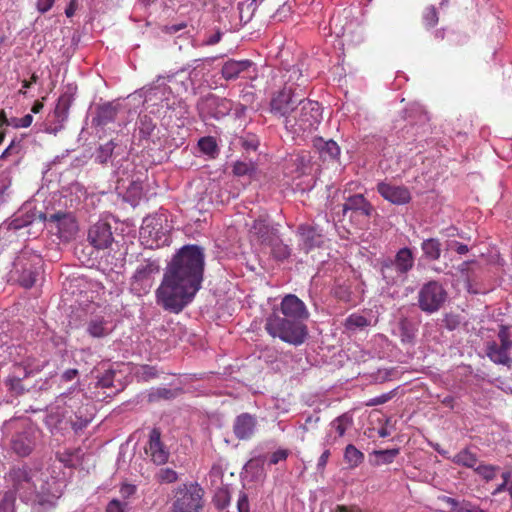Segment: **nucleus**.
Segmentation results:
<instances>
[{"mask_svg": "<svg viewBox=\"0 0 512 512\" xmlns=\"http://www.w3.org/2000/svg\"><path fill=\"white\" fill-rule=\"evenodd\" d=\"M205 255L202 247L185 245L167 265L156 290V301L166 311L180 313L190 304L203 281Z\"/></svg>", "mask_w": 512, "mask_h": 512, "instance_id": "1", "label": "nucleus"}, {"mask_svg": "<svg viewBox=\"0 0 512 512\" xmlns=\"http://www.w3.org/2000/svg\"><path fill=\"white\" fill-rule=\"evenodd\" d=\"M8 482L13 495L36 508H53L59 498L56 492L51 491L49 482L43 478V474L28 466L13 468L9 471Z\"/></svg>", "mask_w": 512, "mask_h": 512, "instance_id": "2", "label": "nucleus"}, {"mask_svg": "<svg viewBox=\"0 0 512 512\" xmlns=\"http://www.w3.org/2000/svg\"><path fill=\"white\" fill-rule=\"evenodd\" d=\"M265 330L273 338H279L281 341L294 346L303 344L308 336L305 324H301L273 311L266 318Z\"/></svg>", "mask_w": 512, "mask_h": 512, "instance_id": "3", "label": "nucleus"}, {"mask_svg": "<svg viewBox=\"0 0 512 512\" xmlns=\"http://www.w3.org/2000/svg\"><path fill=\"white\" fill-rule=\"evenodd\" d=\"M321 119L322 112L319 103L303 97L292 118L285 121V129L294 135L311 132L317 129Z\"/></svg>", "mask_w": 512, "mask_h": 512, "instance_id": "4", "label": "nucleus"}, {"mask_svg": "<svg viewBox=\"0 0 512 512\" xmlns=\"http://www.w3.org/2000/svg\"><path fill=\"white\" fill-rule=\"evenodd\" d=\"M303 97L304 95L300 93L298 86L286 83L281 89L272 93L270 113L280 119L285 127V121L292 118Z\"/></svg>", "mask_w": 512, "mask_h": 512, "instance_id": "5", "label": "nucleus"}, {"mask_svg": "<svg viewBox=\"0 0 512 512\" xmlns=\"http://www.w3.org/2000/svg\"><path fill=\"white\" fill-rule=\"evenodd\" d=\"M42 259L40 255L23 250L15 258L9 272V281L18 282L24 288H31L39 274Z\"/></svg>", "mask_w": 512, "mask_h": 512, "instance_id": "6", "label": "nucleus"}, {"mask_svg": "<svg viewBox=\"0 0 512 512\" xmlns=\"http://www.w3.org/2000/svg\"><path fill=\"white\" fill-rule=\"evenodd\" d=\"M204 490L198 483H185L174 490L169 512H200Z\"/></svg>", "mask_w": 512, "mask_h": 512, "instance_id": "7", "label": "nucleus"}, {"mask_svg": "<svg viewBox=\"0 0 512 512\" xmlns=\"http://www.w3.org/2000/svg\"><path fill=\"white\" fill-rule=\"evenodd\" d=\"M66 394H61L56 399V409L61 416L69 421L72 428L77 432L85 428L92 420V413L88 412V407L84 406L83 399L79 397H71L66 399Z\"/></svg>", "mask_w": 512, "mask_h": 512, "instance_id": "8", "label": "nucleus"}, {"mask_svg": "<svg viewBox=\"0 0 512 512\" xmlns=\"http://www.w3.org/2000/svg\"><path fill=\"white\" fill-rule=\"evenodd\" d=\"M413 266L414 255L411 249L404 247L396 253L393 260L389 259L382 263L381 273L387 284L403 283Z\"/></svg>", "mask_w": 512, "mask_h": 512, "instance_id": "9", "label": "nucleus"}, {"mask_svg": "<svg viewBox=\"0 0 512 512\" xmlns=\"http://www.w3.org/2000/svg\"><path fill=\"white\" fill-rule=\"evenodd\" d=\"M134 138L147 148L161 147L165 142L163 130L149 115H140L136 122Z\"/></svg>", "mask_w": 512, "mask_h": 512, "instance_id": "10", "label": "nucleus"}, {"mask_svg": "<svg viewBox=\"0 0 512 512\" xmlns=\"http://www.w3.org/2000/svg\"><path fill=\"white\" fill-rule=\"evenodd\" d=\"M159 271V263L155 260L149 259L140 263L131 278V291L137 296L148 294Z\"/></svg>", "mask_w": 512, "mask_h": 512, "instance_id": "11", "label": "nucleus"}, {"mask_svg": "<svg viewBox=\"0 0 512 512\" xmlns=\"http://www.w3.org/2000/svg\"><path fill=\"white\" fill-rule=\"evenodd\" d=\"M166 219L162 215L148 216L144 218L140 228V238L150 248L168 244V229L163 227Z\"/></svg>", "mask_w": 512, "mask_h": 512, "instance_id": "12", "label": "nucleus"}, {"mask_svg": "<svg viewBox=\"0 0 512 512\" xmlns=\"http://www.w3.org/2000/svg\"><path fill=\"white\" fill-rule=\"evenodd\" d=\"M173 76H158L151 84L143 87L141 92L144 96L145 102H151L155 105L160 104L162 107L170 109L173 107L174 102L171 101L174 96L168 83L172 80Z\"/></svg>", "mask_w": 512, "mask_h": 512, "instance_id": "13", "label": "nucleus"}, {"mask_svg": "<svg viewBox=\"0 0 512 512\" xmlns=\"http://www.w3.org/2000/svg\"><path fill=\"white\" fill-rule=\"evenodd\" d=\"M447 292L437 281L425 283L418 292V306L426 313L437 312L445 303Z\"/></svg>", "mask_w": 512, "mask_h": 512, "instance_id": "14", "label": "nucleus"}, {"mask_svg": "<svg viewBox=\"0 0 512 512\" xmlns=\"http://www.w3.org/2000/svg\"><path fill=\"white\" fill-rule=\"evenodd\" d=\"M48 230L62 242H69L78 233V222L71 212L58 211L49 215Z\"/></svg>", "mask_w": 512, "mask_h": 512, "instance_id": "15", "label": "nucleus"}, {"mask_svg": "<svg viewBox=\"0 0 512 512\" xmlns=\"http://www.w3.org/2000/svg\"><path fill=\"white\" fill-rule=\"evenodd\" d=\"M38 438V430L30 423H23L10 441L11 450L20 457H26L34 450Z\"/></svg>", "mask_w": 512, "mask_h": 512, "instance_id": "16", "label": "nucleus"}, {"mask_svg": "<svg viewBox=\"0 0 512 512\" xmlns=\"http://www.w3.org/2000/svg\"><path fill=\"white\" fill-rule=\"evenodd\" d=\"M273 312H278L280 315L293 319L301 324H305L308 320L310 313L305 303L294 294L285 295L278 307H274Z\"/></svg>", "mask_w": 512, "mask_h": 512, "instance_id": "17", "label": "nucleus"}, {"mask_svg": "<svg viewBox=\"0 0 512 512\" xmlns=\"http://www.w3.org/2000/svg\"><path fill=\"white\" fill-rule=\"evenodd\" d=\"M374 212L373 205L362 194L349 196L342 206L343 216L350 213V219L362 218L368 221Z\"/></svg>", "mask_w": 512, "mask_h": 512, "instance_id": "18", "label": "nucleus"}, {"mask_svg": "<svg viewBox=\"0 0 512 512\" xmlns=\"http://www.w3.org/2000/svg\"><path fill=\"white\" fill-rule=\"evenodd\" d=\"M199 109L208 116L221 119L228 115L232 110V102L226 98L209 94L199 103Z\"/></svg>", "mask_w": 512, "mask_h": 512, "instance_id": "19", "label": "nucleus"}, {"mask_svg": "<svg viewBox=\"0 0 512 512\" xmlns=\"http://www.w3.org/2000/svg\"><path fill=\"white\" fill-rule=\"evenodd\" d=\"M145 452L156 465H163L168 461L170 452L166 445L161 441V433L159 429L153 428L151 430L148 444L145 447Z\"/></svg>", "mask_w": 512, "mask_h": 512, "instance_id": "20", "label": "nucleus"}, {"mask_svg": "<svg viewBox=\"0 0 512 512\" xmlns=\"http://www.w3.org/2000/svg\"><path fill=\"white\" fill-rule=\"evenodd\" d=\"M31 223L32 219L29 216H19L3 222L0 225V246L16 242L20 236L19 232Z\"/></svg>", "mask_w": 512, "mask_h": 512, "instance_id": "21", "label": "nucleus"}, {"mask_svg": "<svg viewBox=\"0 0 512 512\" xmlns=\"http://www.w3.org/2000/svg\"><path fill=\"white\" fill-rule=\"evenodd\" d=\"M88 241L96 249H106L113 242L111 226L105 221H98L88 230Z\"/></svg>", "mask_w": 512, "mask_h": 512, "instance_id": "22", "label": "nucleus"}, {"mask_svg": "<svg viewBox=\"0 0 512 512\" xmlns=\"http://www.w3.org/2000/svg\"><path fill=\"white\" fill-rule=\"evenodd\" d=\"M377 191L385 200L395 205H404L411 200L410 191L405 186L379 182L377 184Z\"/></svg>", "mask_w": 512, "mask_h": 512, "instance_id": "23", "label": "nucleus"}, {"mask_svg": "<svg viewBox=\"0 0 512 512\" xmlns=\"http://www.w3.org/2000/svg\"><path fill=\"white\" fill-rule=\"evenodd\" d=\"M297 236L299 237V249L305 253H309L312 249L320 247L323 243V235L316 227L310 225H300L297 229Z\"/></svg>", "mask_w": 512, "mask_h": 512, "instance_id": "24", "label": "nucleus"}, {"mask_svg": "<svg viewBox=\"0 0 512 512\" xmlns=\"http://www.w3.org/2000/svg\"><path fill=\"white\" fill-rule=\"evenodd\" d=\"M257 426L256 418L249 413H242L236 417L233 425V431L237 439L248 440L250 439Z\"/></svg>", "mask_w": 512, "mask_h": 512, "instance_id": "25", "label": "nucleus"}, {"mask_svg": "<svg viewBox=\"0 0 512 512\" xmlns=\"http://www.w3.org/2000/svg\"><path fill=\"white\" fill-rule=\"evenodd\" d=\"M73 102V95L72 93H63L56 104V107L53 112L54 121L59 124L58 127H50L47 129L48 132L56 133L58 130H60L63 126V123L68 118V113L70 106Z\"/></svg>", "mask_w": 512, "mask_h": 512, "instance_id": "26", "label": "nucleus"}, {"mask_svg": "<svg viewBox=\"0 0 512 512\" xmlns=\"http://www.w3.org/2000/svg\"><path fill=\"white\" fill-rule=\"evenodd\" d=\"M252 231L263 243H269L277 236V229L271 226L267 216H260L252 226Z\"/></svg>", "mask_w": 512, "mask_h": 512, "instance_id": "27", "label": "nucleus"}, {"mask_svg": "<svg viewBox=\"0 0 512 512\" xmlns=\"http://www.w3.org/2000/svg\"><path fill=\"white\" fill-rule=\"evenodd\" d=\"M113 329V324L102 316H95L87 324V332L95 338L106 337Z\"/></svg>", "mask_w": 512, "mask_h": 512, "instance_id": "28", "label": "nucleus"}, {"mask_svg": "<svg viewBox=\"0 0 512 512\" xmlns=\"http://www.w3.org/2000/svg\"><path fill=\"white\" fill-rule=\"evenodd\" d=\"M251 64L252 63L249 60H229L222 66V76L226 80H235L242 72L246 71L251 66Z\"/></svg>", "mask_w": 512, "mask_h": 512, "instance_id": "29", "label": "nucleus"}, {"mask_svg": "<svg viewBox=\"0 0 512 512\" xmlns=\"http://www.w3.org/2000/svg\"><path fill=\"white\" fill-rule=\"evenodd\" d=\"M313 145L324 160H335L340 154L338 144L331 139L316 138L313 141Z\"/></svg>", "mask_w": 512, "mask_h": 512, "instance_id": "30", "label": "nucleus"}, {"mask_svg": "<svg viewBox=\"0 0 512 512\" xmlns=\"http://www.w3.org/2000/svg\"><path fill=\"white\" fill-rule=\"evenodd\" d=\"M353 425V418L349 413H344L334 419L331 424V431L334 430L336 433V436L332 438L331 432L327 436L328 442H335L337 438L343 437L346 433V431Z\"/></svg>", "mask_w": 512, "mask_h": 512, "instance_id": "31", "label": "nucleus"}, {"mask_svg": "<svg viewBox=\"0 0 512 512\" xmlns=\"http://www.w3.org/2000/svg\"><path fill=\"white\" fill-rule=\"evenodd\" d=\"M487 356L496 364L511 366L512 359L509 356V351L499 346L496 342L487 344Z\"/></svg>", "mask_w": 512, "mask_h": 512, "instance_id": "32", "label": "nucleus"}, {"mask_svg": "<svg viewBox=\"0 0 512 512\" xmlns=\"http://www.w3.org/2000/svg\"><path fill=\"white\" fill-rule=\"evenodd\" d=\"M118 113L117 105L105 103L100 105L93 121L99 126H105L116 119Z\"/></svg>", "mask_w": 512, "mask_h": 512, "instance_id": "33", "label": "nucleus"}, {"mask_svg": "<svg viewBox=\"0 0 512 512\" xmlns=\"http://www.w3.org/2000/svg\"><path fill=\"white\" fill-rule=\"evenodd\" d=\"M442 501L447 505L451 512H485L478 506L469 502H458L456 499L444 496Z\"/></svg>", "mask_w": 512, "mask_h": 512, "instance_id": "34", "label": "nucleus"}, {"mask_svg": "<svg viewBox=\"0 0 512 512\" xmlns=\"http://www.w3.org/2000/svg\"><path fill=\"white\" fill-rule=\"evenodd\" d=\"M117 144L114 140H110L105 144L100 145L95 152V161L99 164H106L113 156L116 157L117 153L114 154V150Z\"/></svg>", "mask_w": 512, "mask_h": 512, "instance_id": "35", "label": "nucleus"}, {"mask_svg": "<svg viewBox=\"0 0 512 512\" xmlns=\"http://www.w3.org/2000/svg\"><path fill=\"white\" fill-rule=\"evenodd\" d=\"M421 249L429 260H437L441 255V243L436 238H429L422 242Z\"/></svg>", "mask_w": 512, "mask_h": 512, "instance_id": "36", "label": "nucleus"}, {"mask_svg": "<svg viewBox=\"0 0 512 512\" xmlns=\"http://www.w3.org/2000/svg\"><path fill=\"white\" fill-rule=\"evenodd\" d=\"M452 461L457 465L473 469H475L478 463L476 454L472 453L469 449H463L458 452Z\"/></svg>", "mask_w": 512, "mask_h": 512, "instance_id": "37", "label": "nucleus"}, {"mask_svg": "<svg viewBox=\"0 0 512 512\" xmlns=\"http://www.w3.org/2000/svg\"><path fill=\"white\" fill-rule=\"evenodd\" d=\"M268 245L271 247L273 256L278 260L287 259L291 254V249L289 246L284 244L278 236H276L274 239H271Z\"/></svg>", "mask_w": 512, "mask_h": 512, "instance_id": "38", "label": "nucleus"}, {"mask_svg": "<svg viewBox=\"0 0 512 512\" xmlns=\"http://www.w3.org/2000/svg\"><path fill=\"white\" fill-rule=\"evenodd\" d=\"M344 459L351 467H357L364 461V454L354 445L349 444L345 448Z\"/></svg>", "mask_w": 512, "mask_h": 512, "instance_id": "39", "label": "nucleus"}, {"mask_svg": "<svg viewBox=\"0 0 512 512\" xmlns=\"http://www.w3.org/2000/svg\"><path fill=\"white\" fill-rule=\"evenodd\" d=\"M21 362L26 367V369L31 373V375H35L41 372L48 363L46 359H40L33 355L27 356Z\"/></svg>", "mask_w": 512, "mask_h": 512, "instance_id": "40", "label": "nucleus"}, {"mask_svg": "<svg viewBox=\"0 0 512 512\" xmlns=\"http://www.w3.org/2000/svg\"><path fill=\"white\" fill-rule=\"evenodd\" d=\"M124 163H125V167H123V169H122L123 165L117 166L116 163L113 162V165L115 166L114 174L117 177V182L119 184L121 183L122 188H126V186H125L126 181H128L130 185L136 184V181L133 179H129V175H128L129 168L132 164L129 162L128 159H125Z\"/></svg>", "mask_w": 512, "mask_h": 512, "instance_id": "41", "label": "nucleus"}, {"mask_svg": "<svg viewBox=\"0 0 512 512\" xmlns=\"http://www.w3.org/2000/svg\"><path fill=\"white\" fill-rule=\"evenodd\" d=\"M176 390L159 387L152 389L148 394L149 402H157L160 400H171L176 396Z\"/></svg>", "mask_w": 512, "mask_h": 512, "instance_id": "42", "label": "nucleus"}, {"mask_svg": "<svg viewBox=\"0 0 512 512\" xmlns=\"http://www.w3.org/2000/svg\"><path fill=\"white\" fill-rule=\"evenodd\" d=\"M499 470V466L485 463L478 464L474 469V471L487 482L492 481Z\"/></svg>", "mask_w": 512, "mask_h": 512, "instance_id": "43", "label": "nucleus"}, {"mask_svg": "<svg viewBox=\"0 0 512 512\" xmlns=\"http://www.w3.org/2000/svg\"><path fill=\"white\" fill-rule=\"evenodd\" d=\"M398 449H387V450H377L373 452L375 456V464L383 465L390 464L393 462L395 457L398 455Z\"/></svg>", "mask_w": 512, "mask_h": 512, "instance_id": "44", "label": "nucleus"}, {"mask_svg": "<svg viewBox=\"0 0 512 512\" xmlns=\"http://www.w3.org/2000/svg\"><path fill=\"white\" fill-rule=\"evenodd\" d=\"M369 325L368 320L359 314H351L346 320H345V327L348 330L355 331L357 329H363L366 326Z\"/></svg>", "mask_w": 512, "mask_h": 512, "instance_id": "45", "label": "nucleus"}, {"mask_svg": "<svg viewBox=\"0 0 512 512\" xmlns=\"http://www.w3.org/2000/svg\"><path fill=\"white\" fill-rule=\"evenodd\" d=\"M198 147L199 149L210 156H213L217 153V144L213 137L207 136L203 137L198 141Z\"/></svg>", "mask_w": 512, "mask_h": 512, "instance_id": "46", "label": "nucleus"}, {"mask_svg": "<svg viewBox=\"0 0 512 512\" xmlns=\"http://www.w3.org/2000/svg\"><path fill=\"white\" fill-rule=\"evenodd\" d=\"M155 479L159 483H173L178 479L176 471L170 468H161L156 474Z\"/></svg>", "mask_w": 512, "mask_h": 512, "instance_id": "47", "label": "nucleus"}, {"mask_svg": "<svg viewBox=\"0 0 512 512\" xmlns=\"http://www.w3.org/2000/svg\"><path fill=\"white\" fill-rule=\"evenodd\" d=\"M233 172L237 176L251 175L255 172V166L252 162L238 161L234 164Z\"/></svg>", "mask_w": 512, "mask_h": 512, "instance_id": "48", "label": "nucleus"}, {"mask_svg": "<svg viewBox=\"0 0 512 512\" xmlns=\"http://www.w3.org/2000/svg\"><path fill=\"white\" fill-rule=\"evenodd\" d=\"M423 21L428 28H432L438 23V14L434 6L426 8L423 13Z\"/></svg>", "mask_w": 512, "mask_h": 512, "instance_id": "49", "label": "nucleus"}, {"mask_svg": "<svg viewBox=\"0 0 512 512\" xmlns=\"http://www.w3.org/2000/svg\"><path fill=\"white\" fill-rule=\"evenodd\" d=\"M9 375L13 377L14 381L23 380L27 377L32 376L22 362L15 363Z\"/></svg>", "mask_w": 512, "mask_h": 512, "instance_id": "50", "label": "nucleus"}, {"mask_svg": "<svg viewBox=\"0 0 512 512\" xmlns=\"http://www.w3.org/2000/svg\"><path fill=\"white\" fill-rule=\"evenodd\" d=\"M15 496L6 492L0 501V512H14Z\"/></svg>", "mask_w": 512, "mask_h": 512, "instance_id": "51", "label": "nucleus"}, {"mask_svg": "<svg viewBox=\"0 0 512 512\" xmlns=\"http://www.w3.org/2000/svg\"><path fill=\"white\" fill-rule=\"evenodd\" d=\"M137 374L142 380L149 381L158 376V371L153 366L143 365L139 368Z\"/></svg>", "mask_w": 512, "mask_h": 512, "instance_id": "52", "label": "nucleus"}, {"mask_svg": "<svg viewBox=\"0 0 512 512\" xmlns=\"http://www.w3.org/2000/svg\"><path fill=\"white\" fill-rule=\"evenodd\" d=\"M334 295L341 301L350 302L352 298V292L347 285H338L334 288Z\"/></svg>", "mask_w": 512, "mask_h": 512, "instance_id": "53", "label": "nucleus"}, {"mask_svg": "<svg viewBox=\"0 0 512 512\" xmlns=\"http://www.w3.org/2000/svg\"><path fill=\"white\" fill-rule=\"evenodd\" d=\"M414 332L406 320L400 322V337L402 342H411L414 339Z\"/></svg>", "mask_w": 512, "mask_h": 512, "instance_id": "54", "label": "nucleus"}, {"mask_svg": "<svg viewBox=\"0 0 512 512\" xmlns=\"http://www.w3.org/2000/svg\"><path fill=\"white\" fill-rule=\"evenodd\" d=\"M21 150V141L20 140H12L10 145L2 152L0 155L1 159H7L12 155H17Z\"/></svg>", "mask_w": 512, "mask_h": 512, "instance_id": "55", "label": "nucleus"}, {"mask_svg": "<svg viewBox=\"0 0 512 512\" xmlns=\"http://www.w3.org/2000/svg\"><path fill=\"white\" fill-rule=\"evenodd\" d=\"M5 385L7 386L9 391L13 392L16 395H20L25 391L22 385V380L14 381L11 375H9L5 380Z\"/></svg>", "mask_w": 512, "mask_h": 512, "instance_id": "56", "label": "nucleus"}, {"mask_svg": "<svg viewBox=\"0 0 512 512\" xmlns=\"http://www.w3.org/2000/svg\"><path fill=\"white\" fill-rule=\"evenodd\" d=\"M215 506L218 509L226 508L230 503V496L227 491H220L215 496Z\"/></svg>", "mask_w": 512, "mask_h": 512, "instance_id": "57", "label": "nucleus"}, {"mask_svg": "<svg viewBox=\"0 0 512 512\" xmlns=\"http://www.w3.org/2000/svg\"><path fill=\"white\" fill-rule=\"evenodd\" d=\"M289 456V451L287 449H278L273 452L269 458V465H276L281 461H285Z\"/></svg>", "mask_w": 512, "mask_h": 512, "instance_id": "58", "label": "nucleus"}, {"mask_svg": "<svg viewBox=\"0 0 512 512\" xmlns=\"http://www.w3.org/2000/svg\"><path fill=\"white\" fill-rule=\"evenodd\" d=\"M393 396H394V391H390V392L384 393L382 395H379L377 397L371 398L366 403V405L367 406L381 405V404H384V403L388 402L389 400H391Z\"/></svg>", "mask_w": 512, "mask_h": 512, "instance_id": "59", "label": "nucleus"}, {"mask_svg": "<svg viewBox=\"0 0 512 512\" xmlns=\"http://www.w3.org/2000/svg\"><path fill=\"white\" fill-rule=\"evenodd\" d=\"M237 509L238 512H250L248 496L244 492H241L239 494L237 501Z\"/></svg>", "mask_w": 512, "mask_h": 512, "instance_id": "60", "label": "nucleus"}, {"mask_svg": "<svg viewBox=\"0 0 512 512\" xmlns=\"http://www.w3.org/2000/svg\"><path fill=\"white\" fill-rule=\"evenodd\" d=\"M126 503L121 502L117 499L111 500L106 508L107 512H124Z\"/></svg>", "mask_w": 512, "mask_h": 512, "instance_id": "61", "label": "nucleus"}, {"mask_svg": "<svg viewBox=\"0 0 512 512\" xmlns=\"http://www.w3.org/2000/svg\"><path fill=\"white\" fill-rule=\"evenodd\" d=\"M222 38V32L220 30H216L214 33L208 35L206 39L203 41V45L211 46L220 42Z\"/></svg>", "mask_w": 512, "mask_h": 512, "instance_id": "62", "label": "nucleus"}, {"mask_svg": "<svg viewBox=\"0 0 512 512\" xmlns=\"http://www.w3.org/2000/svg\"><path fill=\"white\" fill-rule=\"evenodd\" d=\"M54 4V0H38L37 9L41 13H46L51 9Z\"/></svg>", "mask_w": 512, "mask_h": 512, "instance_id": "63", "label": "nucleus"}, {"mask_svg": "<svg viewBox=\"0 0 512 512\" xmlns=\"http://www.w3.org/2000/svg\"><path fill=\"white\" fill-rule=\"evenodd\" d=\"M332 512H362V510H360L357 507H347L343 505H338L332 510Z\"/></svg>", "mask_w": 512, "mask_h": 512, "instance_id": "64", "label": "nucleus"}]
</instances>
